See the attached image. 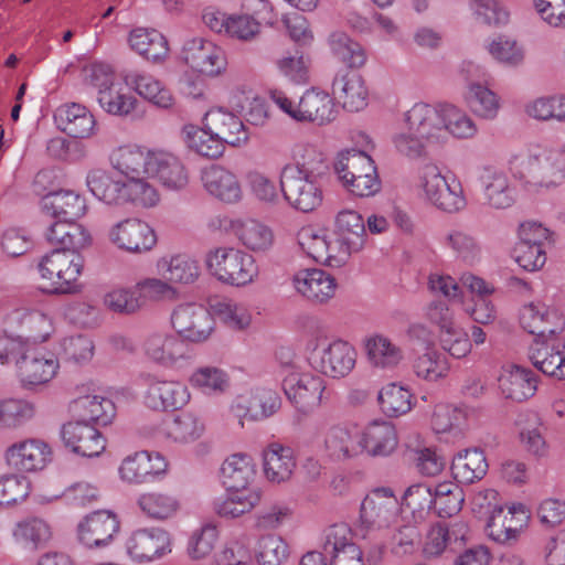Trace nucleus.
I'll use <instances>...</instances> for the list:
<instances>
[{
  "label": "nucleus",
  "mask_w": 565,
  "mask_h": 565,
  "mask_svg": "<svg viewBox=\"0 0 565 565\" xmlns=\"http://www.w3.org/2000/svg\"><path fill=\"white\" fill-rule=\"evenodd\" d=\"M296 120L324 125L335 118L333 99L326 92L308 89L298 102Z\"/></svg>",
  "instance_id": "obj_35"
},
{
  "label": "nucleus",
  "mask_w": 565,
  "mask_h": 565,
  "mask_svg": "<svg viewBox=\"0 0 565 565\" xmlns=\"http://www.w3.org/2000/svg\"><path fill=\"white\" fill-rule=\"evenodd\" d=\"M282 388L296 408L306 414L320 405L326 386L320 376L290 372L282 380Z\"/></svg>",
  "instance_id": "obj_12"
},
{
  "label": "nucleus",
  "mask_w": 565,
  "mask_h": 565,
  "mask_svg": "<svg viewBox=\"0 0 565 565\" xmlns=\"http://www.w3.org/2000/svg\"><path fill=\"white\" fill-rule=\"evenodd\" d=\"M399 516V503L391 488L370 491L360 505L354 535L372 544L367 561L376 564L383 553V536Z\"/></svg>",
  "instance_id": "obj_2"
},
{
  "label": "nucleus",
  "mask_w": 565,
  "mask_h": 565,
  "mask_svg": "<svg viewBox=\"0 0 565 565\" xmlns=\"http://www.w3.org/2000/svg\"><path fill=\"white\" fill-rule=\"evenodd\" d=\"M205 263L217 280L231 286H246L258 275L254 257L236 248L220 247L211 250Z\"/></svg>",
  "instance_id": "obj_6"
},
{
  "label": "nucleus",
  "mask_w": 565,
  "mask_h": 565,
  "mask_svg": "<svg viewBox=\"0 0 565 565\" xmlns=\"http://www.w3.org/2000/svg\"><path fill=\"white\" fill-rule=\"evenodd\" d=\"M143 352L153 363L164 367H174L179 362L192 358L189 343L178 334L156 332L143 342Z\"/></svg>",
  "instance_id": "obj_13"
},
{
  "label": "nucleus",
  "mask_w": 565,
  "mask_h": 565,
  "mask_svg": "<svg viewBox=\"0 0 565 565\" xmlns=\"http://www.w3.org/2000/svg\"><path fill=\"white\" fill-rule=\"evenodd\" d=\"M332 94L344 109L360 111L367 105L369 90L363 77L352 70H340L332 82Z\"/></svg>",
  "instance_id": "obj_27"
},
{
  "label": "nucleus",
  "mask_w": 565,
  "mask_h": 565,
  "mask_svg": "<svg viewBox=\"0 0 565 565\" xmlns=\"http://www.w3.org/2000/svg\"><path fill=\"white\" fill-rule=\"evenodd\" d=\"M360 436L362 450L371 456H388L397 446L395 427L388 422H373Z\"/></svg>",
  "instance_id": "obj_41"
},
{
  "label": "nucleus",
  "mask_w": 565,
  "mask_h": 565,
  "mask_svg": "<svg viewBox=\"0 0 565 565\" xmlns=\"http://www.w3.org/2000/svg\"><path fill=\"white\" fill-rule=\"evenodd\" d=\"M204 189L216 199L226 203H236L242 198L241 184L236 175L220 164H211L202 170Z\"/></svg>",
  "instance_id": "obj_32"
},
{
  "label": "nucleus",
  "mask_w": 565,
  "mask_h": 565,
  "mask_svg": "<svg viewBox=\"0 0 565 565\" xmlns=\"http://www.w3.org/2000/svg\"><path fill=\"white\" fill-rule=\"evenodd\" d=\"M527 514L522 504L512 505L508 510L497 509L487 522L488 536L498 543L505 544L515 541L526 524Z\"/></svg>",
  "instance_id": "obj_25"
},
{
  "label": "nucleus",
  "mask_w": 565,
  "mask_h": 565,
  "mask_svg": "<svg viewBox=\"0 0 565 565\" xmlns=\"http://www.w3.org/2000/svg\"><path fill=\"white\" fill-rule=\"evenodd\" d=\"M158 266L163 277L172 282L191 284L200 274L198 262L185 254L161 259Z\"/></svg>",
  "instance_id": "obj_59"
},
{
  "label": "nucleus",
  "mask_w": 565,
  "mask_h": 565,
  "mask_svg": "<svg viewBox=\"0 0 565 565\" xmlns=\"http://www.w3.org/2000/svg\"><path fill=\"white\" fill-rule=\"evenodd\" d=\"M510 169L516 178L535 190L555 189L565 181V162L562 152L556 149L515 156L510 160Z\"/></svg>",
  "instance_id": "obj_3"
},
{
  "label": "nucleus",
  "mask_w": 565,
  "mask_h": 565,
  "mask_svg": "<svg viewBox=\"0 0 565 565\" xmlns=\"http://www.w3.org/2000/svg\"><path fill=\"white\" fill-rule=\"evenodd\" d=\"M108 239L118 249L134 255L150 252L157 244L154 230L139 218H126L113 225Z\"/></svg>",
  "instance_id": "obj_9"
},
{
  "label": "nucleus",
  "mask_w": 565,
  "mask_h": 565,
  "mask_svg": "<svg viewBox=\"0 0 565 565\" xmlns=\"http://www.w3.org/2000/svg\"><path fill=\"white\" fill-rule=\"evenodd\" d=\"M328 43L333 55L348 65L358 68L365 64L366 54L358 42L342 31H334L329 35Z\"/></svg>",
  "instance_id": "obj_58"
},
{
  "label": "nucleus",
  "mask_w": 565,
  "mask_h": 565,
  "mask_svg": "<svg viewBox=\"0 0 565 565\" xmlns=\"http://www.w3.org/2000/svg\"><path fill=\"white\" fill-rule=\"evenodd\" d=\"M45 237L55 246L53 250L58 252L81 253L92 243L89 232L76 221L56 220L49 226Z\"/></svg>",
  "instance_id": "obj_30"
},
{
  "label": "nucleus",
  "mask_w": 565,
  "mask_h": 565,
  "mask_svg": "<svg viewBox=\"0 0 565 565\" xmlns=\"http://www.w3.org/2000/svg\"><path fill=\"white\" fill-rule=\"evenodd\" d=\"M182 58L191 68L207 76L221 74L227 65L223 49L202 38L184 43Z\"/></svg>",
  "instance_id": "obj_14"
},
{
  "label": "nucleus",
  "mask_w": 565,
  "mask_h": 565,
  "mask_svg": "<svg viewBox=\"0 0 565 565\" xmlns=\"http://www.w3.org/2000/svg\"><path fill=\"white\" fill-rule=\"evenodd\" d=\"M19 376L24 385H41L51 381L58 369L53 354H44L29 343L26 354L17 360Z\"/></svg>",
  "instance_id": "obj_23"
},
{
  "label": "nucleus",
  "mask_w": 565,
  "mask_h": 565,
  "mask_svg": "<svg viewBox=\"0 0 565 565\" xmlns=\"http://www.w3.org/2000/svg\"><path fill=\"white\" fill-rule=\"evenodd\" d=\"M84 268L81 253L51 250L38 264L45 289L54 295L74 294L78 290V278Z\"/></svg>",
  "instance_id": "obj_5"
},
{
  "label": "nucleus",
  "mask_w": 565,
  "mask_h": 565,
  "mask_svg": "<svg viewBox=\"0 0 565 565\" xmlns=\"http://www.w3.org/2000/svg\"><path fill=\"white\" fill-rule=\"evenodd\" d=\"M417 377L435 382L447 376L449 364L447 359L437 350L430 349L417 355L412 364Z\"/></svg>",
  "instance_id": "obj_61"
},
{
  "label": "nucleus",
  "mask_w": 565,
  "mask_h": 565,
  "mask_svg": "<svg viewBox=\"0 0 565 565\" xmlns=\"http://www.w3.org/2000/svg\"><path fill=\"white\" fill-rule=\"evenodd\" d=\"M130 47L146 60L163 61L169 53L167 39L154 29H134L128 38Z\"/></svg>",
  "instance_id": "obj_42"
},
{
  "label": "nucleus",
  "mask_w": 565,
  "mask_h": 565,
  "mask_svg": "<svg viewBox=\"0 0 565 565\" xmlns=\"http://www.w3.org/2000/svg\"><path fill=\"white\" fill-rule=\"evenodd\" d=\"M150 157L151 154L139 148L126 146L115 150L110 160L113 167L129 180L145 173L150 174Z\"/></svg>",
  "instance_id": "obj_54"
},
{
  "label": "nucleus",
  "mask_w": 565,
  "mask_h": 565,
  "mask_svg": "<svg viewBox=\"0 0 565 565\" xmlns=\"http://www.w3.org/2000/svg\"><path fill=\"white\" fill-rule=\"evenodd\" d=\"M41 207L45 215L63 221H76L86 212L85 199L70 190L47 193L41 200Z\"/></svg>",
  "instance_id": "obj_34"
},
{
  "label": "nucleus",
  "mask_w": 565,
  "mask_h": 565,
  "mask_svg": "<svg viewBox=\"0 0 565 565\" xmlns=\"http://www.w3.org/2000/svg\"><path fill=\"white\" fill-rule=\"evenodd\" d=\"M60 128L70 137L87 138L95 128L94 116L87 108L79 104H71L60 107L55 114Z\"/></svg>",
  "instance_id": "obj_38"
},
{
  "label": "nucleus",
  "mask_w": 565,
  "mask_h": 565,
  "mask_svg": "<svg viewBox=\"0 0 565 565\" xmlns=\"http://www.w3.org/2000/svg\"><path fill=\"white\" fill-rule=\"evenodd\" d=\"M334 233L339 247L347 254L348 259L352 253L360 252L365 244V222L356 211H340L334 220Z\"/></svg>",
  "instance_id": "obj_29"
},
{
  "label": "nucleus",
  "mask_w": 565,
  "mask_h": 565,
  "mask_svg": "<svg viewBox=\"0 0 565 565\" xmlns=\"http://www.w3.org/2000/svg\"><path fill=\"white\" fill-rule=\"evenodd\" d=\"M467 533L468 526L462 522L455 523L451 527L445 523H437L427 532L423 553L426 557H437L452 541L465 540Z\"/></svg>",
  "instance_id": "obj_53"
},
{
  "label": "nucleus",
  "mask_w": 565,
  "mask_h": 565,
  "mask_svg": "<svg viewBox=\"0 0 565 565\" xmlns=\"http://www.w3.org/2000/svg\"><path fill=\"white\" fill-rule=\"evenodd\" d=\"M327 168L323 154L313 147L303 148L301 160L282 167L279 185L291 209L309 213L322 204L323 190L319 177Z\"/></svg>",
  "instance_id": "obj_1"
},
{
  "label": "nucleus",
  "mask_w": 565,
  "mask_h": 565,
  "mask_svg": "<svg viewBox=\"0 0 565 565\" xmlns=\"http://www.w3.org/2000/svg\"><path fill=\"white\" fill-rule=\"evenodd\" d=\"M232 230L247 248L255 252L267 250L274 243L273 231L253 218L233 221Z\"/></svg>",
  "instance_id": "obj_55"
},
{
  "label": "nucleus",
  "mask_w": 565,
  "mask_h": 565,
  "mask_svg": "<svg viewBox=\"0 0 565 565\" xmlns=\"http://www.w3.org/2000/svg\"><path fill=\"white\" fill-rule=\"evenodd\" d=\"M150 175L170 190H182L189 183V171L183 162L169 152L151 153Z\"/></svg>",
  "instance_id": "obj_33"
},
{
  "label": "nucleus",
  "mask_w": 565,
  "mask_h": 565,
  "mask_svg": "<svg viewBox=\"0 0 565 565\" xmlns=\"http://www.w3.org/2000/svg\"><path fill=\"white\" fill-rule=\"evenodd\" d=\"M51 456L50 446L40 439H28L13 444L6 452L8 463L24 472L43 469L51 460Z\"/></svg>",
  "instance_id": "obj_26"
},
{
  "label": "nucleus",
  "mask_w": 565,
  "mask_h": 565,
  "mask_svg": "<svg viewBox=\"0 0 565 565\" xmlns=\"http://www.w3.org/2000/svg\"><path fill=\"white\" fill-rule=\"evenodd\" d=\"M168 463L158 452L138 451L126 457L120 467V478L131 484L150 483L167 471Z\"/></svg>",
  "instance_id": "obj_16"
},
{
  "label": "nucleus",
  "mask_w": 565,
  "mask_h": 565,
  "mask_svg": "<svg viewBox=\"0 0 565 565\" xmlns=\"http://www.w3.org/2000/svg\"><path fill=\"white\" fill-rule=\"evenodd\" d=\"M182 136L186 147L201 157L218 159L225 151V143L205 127L185 125Z\"/></svg>",
  "instance_id": "obj_51"
},
{
  "label": "nucleus",
  "mask_w": 565,
  "mask_h": 565,
  "mask_svg": "<svg viewBox=\"0 0 565 565\" xmlns=\"http://www.w3.org/2000/svg\"><path fill=\"white\" fill-rule=\"evenodd\" d=\"M204 126L225 145L231 147L244 146L249 139L243 120L223 107L209 110L204 117Z\"/></svg>",
  "instance_id": "obj_21"
},
{
  "label": "nucleus",
  "mask_w": 565,
  "mask_h": 565,
  "mask_svg": "<svg viewBox=\"0 0 565 565\" xmlns=\"http://www.w3.org/2000/svg\"><path fill=\"white\" fill-rule=\"evenodd\" d=\"M72 411L81 422L107 425L115 415L114 403L104 396L86 395L72 402Z\"/></svg>",
  "instance_id": "obj_48"
},
{
  "label": "nucleus",
  "mask_w": 565,
  "mask_h": 565,
  "mask_svg": "<svg viewBox=\"0 0 565 565\" xmlns=\"http://www.w3.org/2000/svg\"><path fill=\"white\" fill-rule=\"evenodd\" d=\"M334 172L342 185L352 195L369 198L381 190V180L373 159L360 150L340 152L334 162Z\"/></svg>",
  "instance_id": "obj_4"
},
{
  "label": "nucleus",
  "mask_w": 565,
  "mask_h": 565,
  "mask_svg": "<svg viewBox=\"0 0 565 565\" xmlns=\"http://www.w3.org/2000/svg\"><path fill=\"white\" fill-rule=\"evenodd\" d=\"M170 546V535L161 527L139 529L126 542L128 555L136 562H151L166 554Z\"/></svg>",
  "instance_id": "obj_18"
},
{
  "label": "nucleus",
  "mask_w": 565,
  "mask_h": 565,
  "mask_svg": "<svg viewBox=\"0 0 565 565\" xmlns=\"http://www.w3.org/2000/svg\"><path fill=\"white\" fill-rule=\"evenodd\" d=\"M529 358L533 365L542 373L565 379V342L553 337L544 340H534L530 347Z\"/></svg>",
  "instance_id": "obj_24"
},
{
  "label": "nucleus",
  "mask_w": 565,
  "mask_h": 565,
  "mask_svg": "<svg viewBox=\"0 0 565 565\" xmlns=\"http://www.w3.org/2000/svg\"><path fill=\"white\" fill-rule=\"evenodd\" d=\"M86 183L92 194L106 204L125 203V182L115 180L108 172L92 170L86 178Z\"/></svg>",
  "instance_id": "obj_56"
},
{
  "label": "nucleus",
  "mask_w": 565,
  "mask_h": 565,
  "mask_svg": "<svg viewBox=\"0 0 565 565\" xmlns=\"http://www.w3.org/2000/svg\"><path fill=\"white\" fill-rule=\"evenodd\" d=\"M221 476L226 490H249L248 484L255 477V466L249 456L235 454L223 462Z\"/></svg>",
  "instance_id": "obj_44"
},
{
  "label": "nucleus",
  "mask_w": 565,
  "mask_h": 565,
  "mask_svg": "<svg viewBox=\"0 0 565 565\" xmlns=\"http://www.w3.org/2000/svg\"><path fill=\"white\" fill-rule=\"evenodd\" d=\"M555 317V312L544 303L530 302L524 305L520 311V324L525 331L533 334L535 340H544L554 337L557 331L552 322Z\"/></svg>",
  "instance_id": "obj_37"
},
{
  "label": "nucleus",
  "mask_w": 565,
  "mask_h": 565,
  "mask_svg": "<svg viewBox=\"0 0 565 565\" xmlns=\"http://www.w3.org/2000/svg\"><path fill=\"white\" fill-rule=\"evenodd\" d=\"M427 318L438 327L441 348L451 356L461 359L471 351L467 332L457 323L446 301H433L427 308Z\"/></svg>",
  "instance_id": "obj_8"
},
{
  "label": "nucleus",
  "mask_w": 565,
  "mask_h": 565,
  "mask_svg": "<svg viewBox=\"0 0 565 565\" xmlns=\"http://www.w3.org/2000/svg\"><path fill=\"white\" fill-rule=\"evenodd\" d=\"M138 507L146 516L157 521H164L178 513L181 502L172 493L146 492L138 498Z\"/></svg>",
  "instance_id": "obj_57"
},
{
  "label": "nucleus",
  "mask_w": 565,
  "mask_h": 565,
  "mask_svg": "<svg viewBox=\"0 0 565 565\" xmlns=\"http://www.w3.org/2000/svg\"><path fill=\"white\" fill-rule=\"evenodd\" d=\"M488 462L483 450L473 448L458 454L451 463L455 479L461 483H473L481 480L488 471Z\"/></svg>",
  "instance_id": "obj_47"
},
{
  "label": "nucleus",
  "mask_w": 565,
  "mask_h": 565,
  "mask_svg": "<svg viewBox=\"0 0 565 565\" xmlns=\"http://www.w3.org/2000/svg\"><path fill=\"white\" fill-rule=\"evenodd\" d=\"M500 388L507 398L522 402L536 391L534 373L523 366L512 365L510 371L499 379Z\"/></svg>",
  "instance_id": "obj_45"
},
{
  "label": "nucleus",
  "mask_w": 565,
  "mask_h": 565,
  "mask_svg": "<svg viewBox=\"0 0 565 565\" xmlns=\"http://www.w3.org/2000/svg\"><path fill=\"white\" fill-rule=\"evenodd\" d=\"M364 348L370 364L377 369H393L404 358L401 347L383 334H374L366 338Z\"/></svg>",
  "instance_id": "obj_46"
},
{
  "label": "nucleus",
  "mask_w": 565,
  "mask_h": 565,
  "mask_svg": "<svg viewBox=\"0 0 565 565\" xmlns=\"http://www.w3.org/2000/svg\"><path fill=\"white\" fill-rule=\"evenodd\" d=\"M324 449L335 460L355 457L362 451L361 436L345 427L333 426L326 434Z\"/></svg>",
  "instance_id": "obj_43"
},
{
  "label": "nucleus",
  "mask_w": 565,
  "mask_h": 565,
  "mask_svg": "<svg viewBox=\"0 0 565 565\" xmlns=\"http://www.w3.org/2000/svg\"><path fill=\"white\" fill-rule=\"evenodd\" d=\"M190 393L183 383L151 379L145 393V404L153 411L166 412L183 407Z\"/></svg>",
  "instance_id": "obj_22"
},
{
  "label": "nucleus",
  "mask_w": 565,
  "mask_h": 565,
  "mask_svg": "<svg viewBox=\"0 0 565 565\" xmlns=\"http://www.w3.org/2000/svg\"><path fill=\"white\" fill-rule=\"evenodd\" d=\"M205 428V423L199 414L185 411L164 422L159 434L170 441L186 445L199 440Z\"/></svg>",
  "instance_id": "obj_31"
},
{
  "label": "nucleus",
  "mask_w": 565,
  "mask_h": 565,
  "mask_svg": "<svg viewBox=\"0 0 565 565\" xmlns=\"http://www.w3.org/2000/svg\"><path fill=\"white\" fill-rule=\"evenodd\" d=\"M119 531V520L110 511H95L77 526L78 540L89 548L107 546Z\"/></svg>",
  "instance_id": "obj_20"
},
{
  "label": "nucleus",
  "mask_w": 565,
  "mask_h": 565,
  "mask_svg": "<svg viewBox=\"0 0 565 565\" xmlns=\"http://www.w3.org/2000/svg\"><path fill=\"white\" fill-rule=\"evenodd\" d=\"M296 461L289 447L271 444L264 451V473L270 482L280 483L290 479Z\"/></svg>",
  "instance_id": "obj_49"
},
{
  "label": "nucleus",
  "mask_w": 565,
  "mask_h": 565,
  "mask_svg": "<svg viewBox=\"0 0 565 565\" xmlns=\"http://www.w3.org/2000/svg\"><path fill=\"white\" fill-rule=\"evenodd\" d=\"M405 124L406 129L419 134L430 145L446 140L443 107L417 103L406 111Z\"/></svg>",
  "instance_id": "obj_17"
},
{
  "label": "nucleus",
  "mask_w": 565,
  "mask_h": 565,
  "mask_svg": "<svg viewBox=\"0 0 565 565\" xmlns=\"http://www.w3.org/2000/svg\"><path fill=\"white\" fill-rule=\"evenodd\" d=\"M300 245L309 257L329 267L339 268L348 260L347 254L340 247H338L337 253H331V249L337 246L332 245L327 235L303 233Z\"/></svg>",
  "instance_id": "obj_50"
},
{
  "label": "nucleus",
  "mask_w": 565,
  "mask_h": 565,
  "mask_svg": "<svg viewBox=\"0 0 565 565\" xmlns=\"http://www.w3.org/2000/svg\"><path fill=\"white\" fill-rule=\"evenodd\" d=\"M125 82L135 92L158 108L170 109L175 103L171 90L158 78L149 73L130 72L126 74Z\"/></svg>",
  "instance_id": "obj_36"
},
{
  "label": "nucleus",
  "mask_w": 565,
  "mask_h": 565,
  "mask_svg": "<svg viewBox=\"0 0 565 565\" xmlns=\"http://www.w3.org/2000/svg\"><path fill=\"white\" fill-rule=\"evenodd\" d=\"M420 186L426 199L438 210L457 213L467 205L459 181L448 182L436 164L427 163L420 170Z\"/></svg>",
  "instance_id": "obj_7"
},
{
  "label": "nucleus",
  "mask_w": 565,
  "mask_h": 565,
  "mask_svg": "<svg viewBox=\"0 0 565 565\" xmlns=\"http://www.w3.org/2000/svg\"><path fill=\"white\" fill-rule=\"evenodd\" d=\"M193 387L204 394H222L230 387L228 375L221 369L204 366L195 370L190 376Z\"/></svg>",
  "instance_id": "obj_64"
},
{
  "label": "nucleus",
  "mask_w": 565,
  "mask_h": 565,
  "mask_svg": "<svg viewBox=\"0 0 565 565\" xmlns=\"http://www.w3.org/2000/svg\"><path fill=\"white\" fill-rule=\"evenodd\" d=\"M61 438L65 447L83 457H97L106 447V440L99 430L81 420L64 424Z\"/></svg>",
  "instance_id": "obj_19"
},
{
  "label": "nucleus",
  "mask_w": 565,
  "mask_h": 565,
  "mask_svg": "<svg viewBox=\"0 0 565 565\" xmlns=\"http://www.w3.org/2000/svg\"><path fill=\"white\" fill-rule=\"evenodd\" d=\"M353 534L345 523L327 529L323 551L330 556V565H364L362 550L352 541Z\"/></svg>",
  "instance_id": "obj_15"
},
{
  "label": "nucleus",
  "mask_w": 565,
  "mask_h": 565,
  "mask_svg": "<svg viewBox=\"0 0 565 565\" xmlns=\"http://www.w3.org/2000/svg\"><path fill=\"white\" fill-rule=\"evenodd\" d=\"M463 501V491L457 483L441 482L435 487L433 508L439 518H451L457 514Z\"/></svg>",
  "instance_id": "obj_60"
},
{
  "label": "nucleus",
  "mask_w": 565,
  "mask_h": 565,
  "mask_svg": "<svg viewBox=\"0 0 565 565\" xmlns=\"http://www.w3.org/2000/svg\"><path fill=\"white\" fill-rule=\"evenodd\" d=\"M171 323L180 338L191 342L205 341L214 329L211 313L195 303L178 306L172 312Z\"/></svg>",
  "instance_id": "obj_11"
},
{
  "label": "nucleus",
  "mask_w": 565,
  "mask_h": 565,
  "mask_svg": "<svg viewBox=\"0 0 565 565\" xmlns=\"http://www.w3.org/2000/svg\"><path fill=\"white\" fill-rule=\"evenodd\" d=\"M12 534L15 542L23 547L36 551L46 546L50 542L52 530L43 519L29 516L15 524Z\"/></svg>",
  "instance_id": "obj_52"
},
{
  "label": "nucleus",
  "mask_w": 565,
  "mask_h": 565,
  "mask_svg": "<svg viewBox=\"0 0 565 565\" xmlns=\"http://www.w3.org/2000/svg\"><path fill=\"white\" fill-rule=\"evenodd\" d=\"M489 54L499 63L516 67L524 61L525 53L516 40L508 35H498L487 46Z\"/></svg>",
  "instance_id": "obj_63"
},
{
  "label": "nucleus",
  "mask_w": 565,
  "mask_h": 565,
  "mask_svg": "<svg viewBox=\"0 0 565 565\" xmlns=\"http://www.w3.org/2000/svg\"><path fill=\"white\" fill-rule=\"evenodd\" d=\"M298 292L315 303H326L333 298L337 282L332 275L322 269H303L294 276Z\"/></svg>",
  "instance_id": "obj_28"
},
{
  "label": "nucleus",
  "mask_w": 565,
  "mask_h": 565,
  "mask_svg": "<svg viewBox=\"0 0 565 565\" xmlns=\"http://www.w3.org/2000/svg\"><path fill=\"white\" fill-rule=\"evenodd\" d=\"M486 203L493 209H507L514 203V189L503 171L486 169L481 175Z\"/></svg>",
  "instance_id": "obj_39"
},
{
  "label": "nucleus",
  "mask_w": 565,
  "mask_h": 565,
  "mask_svg": "<svg viewBox=\"0 0 565 565\" xmlns=\"http://www.w3.org/2000/svg\"><path fill=\"white\" fill-rule=\"evenodd\" d=\"M308 360L311 366L322 374L332 379H341L354 369L356 351L349 342L334 340L321 350L315 348Z\"/></svg>",
  "instance_id": "obj_10"
},
{
  "label": "nucleus",
  "mask_w": 565,
  "mask_h": 565,
  "mask_svg": "<svg viewBox=\"0 0 565 565\" xmlns=\"http://www.w3.org/2000/svg\"><path fill=\"white\" fill-rule=\"evenodd\" d=\"M226 491L224 497L217 498L213 502V510L221 518L236 519L249 513L260 502L262 495L258 490Z\"/></svg>",
  "instance_id": "obj_40"
},
{
  "label": "nucleus",
  "mask_w": 565,
  "mask_h": 565,
  "mask_svg": "<svg viewBox=\"0 0 565 565\" xmlns=\"http://www.w3.org/2000/svg\"><path fill=\"white\" fill-rule=\"evenodd\" d=\"M377 399L383 413L390 417H398L412 408L411 392L395 383L385 385L379 392Z\"/></svg>",
  "instance_id": "obj_62"
}]
</instances>
